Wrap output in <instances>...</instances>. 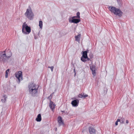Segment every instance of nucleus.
Wrapping results in <instances>:
<instances>
[{
	"label": "nucleus",
	"mask_w": 134,
	"mask_h": 134,
	"mask_svg": "<svg viewBox=\"0 0 134 134\" xmlns=\"http://www.w3.org/2000/svg\"><path fill=\"white\" fill-rule=\"evenodd\" d=\"M79 101L78 99L74 100L72 101L71 104L73 106L77 107L78 105Z\"/></svg>",
	"instance_id": "nucleus-10"
},
{
	"label": "nucleus",
	"mask_w": 134,
	"mask_h": 134,
	"mask_svg": "<svg viewBox=\"0 0 134 134\" xmlns=\"http://www.w3.org/2000/svg\"><path fill=\"white\" fill-rule=\"evenodd\" d=\"M34 38L35 39H37L38 37L37 36H36L35 34H34Z\"/></svg>",
	"instance_id": "nucleus-28"
},
{
	"label": "nucleus",
	"mask_w": 134,
	"mask_h": 134,
	"mask_svg": "<svg viewBox=\"0 0 134 134\" xmlns=\"http://www.w3.org/2000/svg\"><path fill=\"white\" fill-rule=\"evenodd\" d=\"M54 93H52L48 97V98L51 100V99L52 98V94Z\"/></svg>",
	"instance_id": "nucleus-26"
},
{
	"label": "nucleus",
	"mask_w": 134,
	"mask_h": 134,
	"mask_svg": "<svg viewBox=\"0 0 134 134\" xmlns=\"http://www.w3.org/2000/svg\"><path fill=\"white\" fill-rule=\"evenodd\" d=\"M77 18L76 16H74L72 17V19H74V18Z\"/></svg>",
	"instance_id": "nucleus-29"
},
{
	"label": "nucleus",
	"mask_w": 134,
	"mask_h": 134,
	"mask_svg": "<svg viewBox=\"0 0 134 134\" xmlns=\"http://www.w3.org/2000/svg\"><path fill=\"white\" fill-rule=\"evenodd\" d=\"M86 59V58H84L83 57H82L81 58V59L82 62H85L87 61V60Z\"/></svg>",
	"instance_id": "nucleus-21"
},
{
	"label": "nucleus",
	"mask_w": 134,
	"mask_h": 134,
	"mask_svg": "<svg viewBox=\"0 0 134 134\" xmlns=\"http://www.w3.org/2000/svg\"><path fill=\"white\" fill-rule=\"evenodd\" d=\"M15 77L19 80V83L21 80H22V72L21 71H19L18 72H16L15 73Z\"/></svg>",
	"instance_id": "nucleus-5"
},
{
	"label": "nucleus",
	"mask_w": 134,
	"mask_h": 134,
	"mask_svg": "<svg viewBox=\"0 0 134 134\" xmlns=\"http://www.w3.org/2000/svg\"><path fill=\"white\" fill-rule=\"evenodd\" d=\"M41 120V117L40 114H38L36 119V120L38 122L40 121Z\"/></svg>",
	"instance_id": "nucleus-17"
},
{
	"label": "nucleus",
	"mask_w": 134,
	"mask_h": 134,
	"mask_svg": "<svg viewBox=\"0 0 134 134\" xmlns=\"http://www.w3.org/2000/svg\"><path fill=\"white\" fill-rule=\"evenodd\" d=\"M7 97V96L6 95H4L3 96V98L1 99V101L3 103H5L6 101V99Z\"/></svg>",
	"instance_id": "nucleus-13"
},
{
	"label": "nucleus",
	"mask_w": 134,
	"mask_h": 134,
	"mask_svg": "<svg viewBox=\"0 0 134 134\" xmlns=\"http://www.w3.org/2000/svg\"><path fill=\"white\" fill-rule=\"evenodd\" d=\"M69 20L70 23H74L76 24L79 23L80 21V19H73L71 20V18H69Z\"/></svg>",
	"instance_id": "nucleus-7"
},
{
	"label": "nucleus",
	"mask_w": 134,
	"mask_h": 134,
	"mask_svg": "<svg viewBox=\"0 0 134 134\" xmlns=\"http://www.w3.org/2000/svg\"><path fill=\"white\" fill-rule=\"evenodd\" d=\"M27 25L26 24V22H24L22 25V31L23 32L24 34H26L27 33L25 31H24V27Z\"/></svg>",
	"instance_id": "nucleus-15"
},
{
	"label": "nucleus",
	"mask_w": 134,
	"mask_h": 134,
	"mask_svg": "<svg viewBox=\"0 0 134 134\" xmlns=\"http://www.w3.org/2000/svg\"><path fill=\"white\" fill-rule=\"evenodd\" d=\"M88 96L87 94H85L84 93H82L81 94H79L78 97L79 98H82V97L85 98Z\"/></svg>",
	"instance_id": "nucleus-14"
},
{
	"label": "nucleus",
	"mask_w": 134,
	"mask_h": 134,
	"mask_svg": "<svg viewBox=\"0 0 134 134\" xmlns=\"http://www.w3.org/2000/svg\"><path fill=\"white\" fill-rule=\"evenodd\" d=\"M109 8L110 11L111 12L114 13L115 14L118 15L119 16H122L123 13L119 9L111 6H109Z\"/></svg>",
	"instance_id": "nucleus-4"
},
{
	"label": "nucleus",
	"mask_w": 134,
	"mask_h": 134,
	"mask_svg": "<svg viewBox=\"0 0 134 134\" xmlns=\"http://www.w3.org/2000/svg\"><path fill=\"white\" fill-rule=\"evenodd\" d=\"M80 13L79 12H78L76 14V17L77 18H80Z\"/></svg>",
	"instance_id": "nucleus-23"
},
{
	"label": "nucleus",
	"mask_w": 134,
	"mask_h": 134,
	"mask_svg": "<svg viewBox=\"0 0 134 134\" xmlns=\"http://www.w3.org/2000/svg\"><path fill=\"white\" fill-rule=\"evenodd\" d=\"M120 120L122 124H124L125 121V119L124 118H122Z\"/></svg>",
	"instance_id": "nucleus-22"
},
{
	"label": "nucleus",
	"mask_w": 134,
	"mask_h": 134,
	"mask_svg": "<svg viewBox=\"0 0 134 134\" xmlns=\"http://www.w3.org/2000/svg\"><path fill=\"white\" fill-rule=\"evenodd\" d=\"M74 72H75V69H74Z\"/></svg>",
	"instance_id": "nucleus-33"
},
{
	"label": "nucleus",
	"mask_w": 134,
	"mask_h": 134,
	"mask_svg": "<svg viewBox=\"0 0 134 134\" xmlns=\"http://www.w3.org/2000/svg\"><path fill=\"white\" fill-rule=\"evenodd\" d=\"M39 26L41 29L42 28L43 26V23L42 21H39Z\"/></svg>",
	"instance_id": "nucleus-20"
},
{
	"label": "nucleus",
	"mask_w": 134,
	"mask_h": 134,
	"mask_svg": "<svg viewBox=\"0 0 134 134\" xmlns=\"http://www.w3.org/2000/svg\"><path fill=\"white\" fill-rule=\"evenodd\" d=\"M29 92L33 96H35L37 92L38 87L34 83L30 84L28 86Z\"/></svg>",
	"instance_id": "nucleus-1"
},
{
	"label": "nucleus",
	"mask_w": 134,
	"mask_h": 134,
	"mask_svg": "<svg viewBox=\"0 0 134 134\" xmlns=\"http://www.w3.org/2000/svg\"><path fill=\"white\" fill-rule=\"evenodd\" d=\"M55 131H56V130H57V128H56V129H55Z\"/></svg>",
	"instance_id": "nucleus-34"
},
{
	"label": "nucleus",
	"mask_w": 134,
	"mask_h": 134,
	"mask_svg": "<svg viewBox=\"0 0 134 134\" xmlns=\"http://www.w3.org/2000/svg\"><path fill=\"white\" fill-rule=\"evenodd\" d=\"M86 59H87V60L88 61L90 60V59L87 57V58H86Z\"/></svg>",
	"instance_id": "nucleus-30"
},
{
	"label": "nucleus",
	"mask_w": 134,
	"mask_h": 134,
	"mask_svg": "<svg viewBox=\"0 0 134 134\" xmlns=\"http://www.w3.org/2000/svg\"><path fill=\"white\" fill-rule=\"evenodd\" d=\"M25 29L26 30V32L27 33L26 34H29L31 31V29L30 27L28 25L26 26L25 27H24V31H25Z\"/></svg>",
	"instance_id": "nucleus-12"
},
{
	"label": "nucleus",
	"mask_w": 134,
	"mask_h": 134,
	"mask_svg": "<svg viewBox=\"0 0 134 134\" xmlns=\"http://www.w3.org/2000/svg\"><path fill=\"white\" fill-rule=\"evenodd\" d=\"M48 68H49L50 69H51V71L52 72L53 71V69L54 68V67L53 66H48Z\"/></svg>",
	"instance_id": "nucleus-25"
},
{
	"label": "nucleus",
	"mask_w": 134,
	"mask_h": 134,
	"mask_svg": "<svg viewBox=\"0 0 134 134\" xmlns=\"http://www.w3.org/2000/svg\"><path fill=\"white\" fill-rule=\"evenodd\" d=\"M88 130L90 134H93L96 133V130L92 127H89Z\"/></svg>",
	"instance_id": "nucleus-11"
},
{
	"label": "nucleus",
	"mask_w": 134,
	"mask_h": 134,
	"mask_svg": "<svg viewBox=\"0 0 134 134\" xmlns=\"http://www.w3.org/2000/svg\"><path fill=\"white\" fill-rule=\"evenodd\" d=\"M58 120L59 123V126L64 125V122L62 120L61 116H59L58 117Z\"/></svg>",
	"instance_id": "nucleus-9"
},
{
	"label": "nucleus",
	"mask_w": 134,
	"mask_h": 134,
	"mask_svg": "<svg viewBox=\"0 0 134 134\" xmlns=\"http://www.w3.org/2000/svg\"><path fill=\"white\" fill-rule=\"evenodd\" d=\"M118 2V3L119 4V5H121V0H117Z\"/></svg>",
	"instance_id": "nucleus-27"
},
{
	"label": "nucleus",
	"mask_w": 134,
	"mask_h": 134,
	"mask_svg": "<svg viewBox=\"0 0 134 134\" xmlns=\"http://www.w3.org/2000/svg\"><path fill=\"white\" fill-rule=\"evenodd\" d=\"M24 15L27 18L30 20H33L34 17V14L31 8L30 7L26 9Z\"/></svg>",
	"instance_id": "nucleus-3"
},
{
	"label": "nucleus",
	"mask_w": 134,
	"mask_h": 134,
	"mask_svg": "<svg viewBox=\"0 0 134 134\" xmlns=\"http://www.w3.org/2000/svg\"><path fill=\"white\" fill-rule=\"evenodd\" d=\"M126 123L127 124H128V123H129V121H128V120H126Z\"/></svg>",
	"instance_id": "nucleus-31"
},
{
	"label": "nucleus",
	"mask_w": 134,
	"mask_h": 134,
	"mask_svg": "<svg viewBox=\"0 0 134 134\" xmlns=\"http://www.w3.org/2000/svg\"><path fill=\"white\" fill-rule=\"evenodd\" d=\"M9 55H6L5 51L0 52V61L4 63L8 60L12 55V53L10 52H9Z\"/></svg>",
	"instance_id": "nucleus-2"
},
{
	"label": "nucleus",
	"mask_w": 134,
	"mask_h": 134,
	"mask_svg": "<svg viewBox=\"0 0 134 134\" xmlns=\"http://www.w3.org/2000/svg\"><path fill=\"white\" fill-rule=\"evenodd\" d=\"M90 68L91 70L92 71V74L94 76H95L96 75V66L93 65H90Z\"/></svg>",
	"instance_id": "nucleus-6"
},
{
	"label": "nucleus",
	"mask_w": 134,
	"mask_h": 134,
	"mask_svg": "<svg viewBox=\"0 0 134 134\" xmlns=\"http://www.w3.org/2000/svg\"><path fill=\"white\" fill-rule=\"evenodd\" d=\"M55 106V105L54 103V102L50 100V102L49 103V107L53 111H54Z\"/></svg>",
	"instance_id": "nucleus-8"
},
{
	"label": "nucleus",
	"mask_w": 134,
	"mask_h": 134,
	"mask_svg": "<svg viewBox=\"0 0 134 134\" xmlns=\"http://www.w3.org/2000/svg\"><path fill=\"white\" fill-rule=\"evenodd\" d=\"M81 36V35L80 34H79L77 36H75V41H77L79 43L80 42Z\"/></svg>",
	"instance_id": "nucleus-16"
},
{
	"label": "nucleus",
	"mask_w": 134,
	"mask_h": 134,
	"mask_svg": "<svg viewBox=\"0 0 134 134\" xmlns=\"http://www.w3.org/2000/svg\"><path fill=\"white\" fill-rule=\"evenodd\" d=\"M82 57H83L84 58H87V51L83 52V55Z\"/></svg>",
	"instance_id": "nucleus-18"
},
{
	"label": "nucleus",
	"mask_w": 134,
	"mask_h": 134,
	"mask_svg": "<svg viewBox=\"0 0 134 134\" xmlns=\"http://www.w3.org/2000/svg\"><path fill=\"white\" fill-rule=\"evenodd\" d=\"M93 57V55L92 54H91V55L90 56V57L91 58H92Z\"/></svg>",
	"instance_id": "nucleus-32"
},
{
	"label": "nucleus",
	"mask_w": 134,
	"mask_h": 134,
	"mask_svg": "<svg viewBox=\"0 0 134 134\" xmlns=\"http://www.w3.org/2000/svg\"><path fill=\"white\" fill-rule=\"evenodd\" d=\"M9 69H8L6 71H5V77L6 78H7L8 77V73L9 71Z\"/></svg>",
	"instance_id": "nucleus-19"
},
{
	"label": "nucleus",
	"mask_w": 134,
	"mask_h": 134,
	"mask_svg": "<svg viewBox=\"0 0 134 134\" xmlns=\"http://www.w3.org/2000/svg\"><path fill=\"white\" fill-rule=\"evenodd\" d=\"M120 121V119H118L117 121H116L115 123V124L116 125H118V122Z\"/></svg>",
	"instance_id": "nucleus-24"
}]
</instances>
